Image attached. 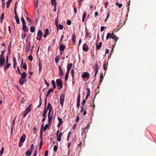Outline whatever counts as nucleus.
<instances>
[{
    "instance_id": "f257e3e1",
    "label": "nucleus",
    "mask_w": 156,
    "mask_h": 156,
    "mask_svg": "<svg viewBox=\"0 0 156 156\" xmlns=\"http://www.w3.org/2000/svg\"><path fill=\"white\" fill-rule=\"evenodd\" d=\"M56 83L57 86L58 87H59L60 88V89H62L63 87V83L62 80L60 79H58L56 80Z\"/></svg>"
},
{
    "instance_id": "f03ea898",
    "label": "nucleus",
    "mask_w": 156,
    "mask_h": 156,
    "mask_svg": "<svg viewBox=\"0 0 156 156\" xmlns=\"http://www.w3.org/2000/svg\"><path fill=\"white\" fill-rule=\"evenodd\" d=\"M65 94L64 93L61 94L60 95V102L62 107L63 106L64 104V101L65 100Z\"/></svg>"
},
{
    "instance_id": "7ed1b4c3",
    "label": "nucleus",
    "mask_w": 156,
    "mask_h": 156,
    "mask_svg": "<svg viewBox=\"0 0 156 156\" xmlns=\"http://www.w3.org/2000/svg\"><path fill=\"white\" fill-rule=\"evenodd\" d=\"M43 35V33L42 32V30H38V33H37V39L38 41H41L42 37Z\"/></svg>"
},
{
    "instance_id": "20e7f679",
    "label": "nucleus",
    "mask_w": 156,
    "mask_h": 156,
    "mask_svg": "<svg viewBox=\"0 0 156 156\" xmlns=\"http://www.w3.org/2000/svg\"><path fill=\"white\" fill-rule=\"evenodd\" d=\"M90 74L88 72H84L82 74L81 76L83 78L89 79Z\"/></svg>"
},
{
    "instance_id": "39448f33",
    "label": "nucleus",
    "mask_w": 156,
    "mask_h": 156,
    "mask_svg": "<svg viewBox=\"0 0 156 156\" xmlns=\"http://www.w3.org/2000/svg\"><path fill=\"white\" fill-rule=\"evenodd\" d=\"M115 33V30H113L112 31L110 37L114 39L115 41V42H116L118 39L117 37L114 34Z\"/></svg>"
},
{
    "instance_id": "423d86ee",
    "label": "nucleus",
    "mask_w": 156,
    "mask_h": 156,
    "mask_svg": "<svg viewBox=\"0 0 156 156\" xmlns=\"http://www.w3.org/2000/svg\"><path fill=\"white\" fill-rule=\"evenodd\" d=\"M53 114L52 112V115L51 116H48V123L49 125L50 126L52 122V119L53 118Z\"/></svg>"
},
{
    "instance_id": "0eeeda50",
    "label": "nucleus",
    "mask_w": 156,
    "mask_h": 156,
    "mask_svg": "<svg viewBox=\"0 0 156 156\" xmlns=\"http://www.w3.org/2000/svg\"><path fill=\"white\" fill-rule=\"evenodd\" d=\"M89 49L88 45L86 43H85L83 45V50L84 51H88Z\"/></svg>"
},
{
    "instance_id": "6e6552de",
    "label": "nucleus",
    "mask_w": 156,
    "mask_h": 156,
    "mask_svg": "<svg viewBox=\"0 0 156 156\" xmlns=\"http://www.w3.org/2000/svg\"><path fill=\"white\" fill-rule=\"evenodd\" d=\"M58 69H59V76H62L64 74V73L63 70L62 69L61 66H58Z\"/></svg>"
},
{
    "instance_id": "1a4fd4ad",
    "label": "nucleus",
    "mask_w": 156,
    "mask_h": 156,
    "mask_svg": "<svg viewBox=\"0 0 156 156\" xmlns=\"http://www.w3.org/2000/svg\"><path fill=\"white\" fill-rule=\"evenodd\" d=\"M26 136L25 134H23L22 136L21 137L20 140V142H22V143H23L25 140L26 139Z\"/></svg>"
},
{
    "instance_id": "9d476101",
    "label": "nucleus",
    "mask_w": 156,
    "mask_h": 156,
    "mask_svg": "<svg viewBox=\"0 0 156 156\" xmlns=\"http://www.w3.org/2000/svg\"><path fill=\"white\" fill-rule=\"evenodd\" d=\"M30 42H28L26 45V51L27 52H29L30 50Z\"/></svg>"
},
{
    "instance_id": "9b49d317",
    "label": "nucleus",
    "mask_w": 156,
    "mask_h": 156,
    "mask_svg": "<svg viewBox=\"0 0 156 156\" xmlns=\"http://www.w3.org/2000/svg\"><path fill=\"white\" fill-rule=\"evenodd\" d=\"M98 64L97 62L96 63L94 64V66L93 67V69L94 71L96 72V74H97L98 72Z\"/></svg>"
},
{
    "instance_id": "f8f14e48",
    "label": "nucleus",
    "mask_w": 156,
    "mask_h": 156,
    "mask_svg": "<svg viewBox=\"0 0 156 156\" xmlns=\"http://www.w3.org/2000/svg\"><path fill=\"white\" fill-rule=\"evenodd\" d=\"M80 95L79 94L78 96L77 100V107L78 108H79L80 106Z\"/></svg>"
},
{
    "instance_id": "ddd939ff",
    "label": "nucleus",
    "mask_w": 156,
    "mask_h": 156,
    "mask_svg": "<svg viewBox=\"0 0 156 156\" xmlns=\"http://www.w3.org/2000/svg\"><path fill=\"white\" fill-rule=\"evenodd\" d=\"M66 48V46L64 45L63 43L61 44V46L59 47V49L60 51H64Z\"/></svg>"
},
{
    "instance_id": "4468645a",
    "label": "nucleus",
    "mask_w": 156,
    "mask_h": 156,
    "mask_svg": "<svg viewBox=\"0 0 156 156\" xmlns=\"http://www.w3.org/2000/svg\"><path fill=\"white\" fill-rule=\"evenodd\" d=\"M42 63L41 60H39V62H38V66L39 67V71H40V73L41 70H42Z\"/></svg>"
},
{
    "instance_id": "2eb2a0df",
    "label": "nucleus",
    "mask_w": 156,
    "mask_h": 156,
    "mask_svg": "<svg viewBox=\"0 0 156 156\" xmlns=\"http://www.w3.org/2000/svg\"><path fill=\"white\" fill-rule=\"evenodd\" d=\"M63 134V133L62 132L60 133L59 135L58 136L57 139L58 142H60L61 140V136L62 134Z\"/></svg>"
},
{
    "instance_id": "dca6fc26",
    "label": "nucleus",
    "mask_w": 156,
    "mask_h": 156,
    "mask_svg": "<svg viewBox=\"0 0 156 156\" xmlns=\"http://www.w3.org/2000/svg\"><path fill=\"white\" fill-rule=\"evenodd\" d=\"M22 28L23 30H24V31L26 32L28 31V28H27L26 23H25V24L23 25Z\"/></svg>"
},
{
    "instance_id": "f3484780",
    "label": "nucleus",
    "mask_w": 156,
    "mask_h": 156,
    "mask_svg": "<svg viewBox=\"0 0 156 156\" xmlns=\"http://www.w3.org/2000/svg\"><path fill=\"white\" fill-rule=\"evenodd\" d=\"M6 65L5 66H4V71L5 72L6 69H8L9 68L10 65H11V63H6Z\"/></svg>"
},
{
    "instance_id": "a211bd4d",
    "label": "nucleus",
    "mask_w": 156,
    "mask_h": 156,
    "mask_svg": "<svg viewBox=\"0 0 156 156\" xmlns=\"http://www.w3.org/2000/svg\"><path fill=\"white\" fill-rule=\"evenodd\" d=\"M87 28H86V29L85 30V37L86 38H88L89 37H91V36H90V34L89 32H88L87 31Z\"/></svg>"
},
{
    "instance_id": "6ab92c4d",
    "label": "nucleus",
    "mask_w": 156,
    "mask_h": 156,
    "mask_svg": "<svg viewBox=\"0 0 156 156\" xmlns=\"http://www.w3.org/2000/svg\"><path fill=\"white\" fill-rule=\"evenodd\" d=\"M44 112L42 114V116L43 117H45V118H46V114L48 112V111H47L46 107L44 108Z\"/></svg>"
},
{
    "instance_id": "aec40b11",
    "label": "nucleus",
    "mask_w": 156,
    "mask_h": 156,
    "mask_svg": "<svg viewBox=\"0 0 156 156\" xmlns=\"http://www.w3.org/2000/svg\"><path fill=\"white\" fill-rule=\"evenodd\" d=\"M49 30L48 29H46L45 30V33L44 35V37H46L47 35L49 34Z\"/></svg>"
},
{
    "instance_id": "412c9836",
    "label": "nucleus",
    "mask_w": 156,
    "mask_h": 156,
    "mask_svg": "<svg viewBox=\"0 0 156 156\" xmlns=\"http://www.w3.org/2000/svg\"><path fill=\"white\" fill-rule=\"evenodd\" d=\"M102 43L101 42H100L99 43V44H96V48L97 49H100L101 48L102 46Z\"/></svg>"
},
{
    "instance_id": "4be33fe9",
    "label": "nucleus",
    "mask_w": 156,
    "mask_h": 156,
    "mask_svg": "<svg viewBox=\"0 0 156 156\" xmlns=\"http://www.w3.org/2000/svg\"><path fill=\"white\" fill-rule=\"evenodd\" d=\"M32 153V151H31L30 149H29L26 152V154L28 156H31Z\"/></svg>"
},
{
    "instance_id": "5701e85b",
    "label": "nucleus",
    "mask_w": 156,
    "mask_h": 156,
    "mask_svg": "<svg viewBox=\"0 0 156 156\" xmlns=\"http://www.w3.org/2000/svg\"><path fill=\"white\" fill-rule=\"evenodd\" d=\"M72 41L73 43L74 44H75L76 43V35L75 34H74L73 35L72 37Z\"/></svg>"
},
{
    "instance_id": "b1692460",
    "label": "nucleus",
    "mask_w": 156,
    "mask_h": 156,
    "mask_svg": "<svg viewBox=\"0 0 156 156\" xmlns=\"http://www.w3.org/2000/svg\"><path fill=\"white\" fill-rule=\"evenodd\" d=\"M54 91V90L53 89H49L47 91V94L46 95V96L47 97H48V95H49V94H50V93H51V92H52Z\"/></svg>"
},
{
    "instance_id": "393cba45",
    "label": "nucleus",
    "mask_w": 156,
    "mask_h": 156,
    "mask_svg": "<svg viewBox=\"0 0 156 156\" xmlns=\"http://www.w3.org/2000/svg\"><path fill=\"white\" fill-rule=\"evenodd\" d=\"M5 62V59L4 57L2 58H0V63H2L3 64H4Z\"/></svg>"
},
{
    "instance_id": "a878e982",
    "label": "nucleus",
    "mask_w": 156,
    "mask_h": 156,
    "mask_svg": "<svg viewBox=\"0 0 156 156\" xmlns=\"http://www.w3.org/2000/svg\"><path fill=\"white\" fill-rule=\"evenodd\" d=\"M21 78L25 79L27 76V73L26 72H24V73H21Z\"/></svg>"
},
{
    "instance_id": "bb28decb",
    "label": "nucleus",
    "mask_w": 156,
    "mask_h": 156,
    "mask_svg": "<svg viewBox=\"0 0 156 156\" xmlns=\"http://www.w3.org/2000/svg\"><path fill=\"white\" fill-rule=\"evenodd\" d=\"M50 126H49V124H46L45 125V126L43 128V131H45L46 130H47V128H48V127H50Z\"/></svg>"
},
{
    "instance_id": "cd10ccee",
    "label": "nucleus",
    "mask_w": 156,
    "mask_h": 156,
    "mask_svg": "<svg viewBox=\"0 0 156 156\" xmlns=\"http://www.w3.org/2000/svg\"><path fill=\"white\" fill-rule=\"evenodd\" d=\"M51 83L53 89H55V88H56L55 81L54 80H52L51 81Z\"/></svg>"
},
{
    "instance_id": "c85d7f7f",
    "label": "nucleus",
    "mask_w": 156,
    "mask_h": 156,
    "mask_svg": "<svg viewBox=\"0 0 156 156\" xmlns=\"http://www.w3.org/2000/svg\"><path fill=\"white\" fill-rule=\"evenodd\" d=\"M87 16V13L86 12H84L83 14L82 19V21L84 22V20L86 17Z\"/></svg>"
},
{
    "instance_id": "c756f323",
    "label": "nucleus",
    "mask_w": 156,
    "mask_h": 156,
    "mask_svg": "<svg viewBox=\"0 0 156 156\" xmlns=\"http://www.w3.org/2000/svg\"><path fill=\"white\" fill-rule=\"evenodd\" d=\"M31 104H30V105H29L28 107H27L26 109L27 111V112H28V113L31 110Z\"/></svg>"
},
{
    "instance_id": "7c9ffc66",
    "label": "nucleus",
    "mask_w": 156,
    "mask_h": 156,
    "mask_svg": "<svg viewBox=\"0 0 156 156\" xmlns=\"http://www.w3.org/2000/svg\"><path fill=\"white\" fill-rule=\"evenodd\" d=\"M12 0H8L6 3L7 8H9L10 3L12 2Z\"/></svg>"
},
{
    "instance_id": "2f4dec72",
    "label": "nucleus",
    "mask_w": 156,
    "mask_h": 156,
    "mask_svg": "<svg viewBox=\"0 0 156 156\" xmlns=\"http://www.w3.org/2000/svg\"><path fill=\"white\" fill-rule=\"evenodd\" d=\"M15 20L17 24L20 23V19L17 16H15Z\"/></svg>"
},
{
    "instance_id": "473e14b6",
    "label": "nucleus",
    "mask_w": 156,
    "mask_h": 156,
    "mask_svg": "<svg viewBox=\"0 0 156 156\" xmlns=\"http://www.w3.org/2000/svg\"><path fill=\"white\" fill-rule=\"evenodd\" d=\"M4 18V13H2L0 18L1 23L2 22V20Z\"/></svg>"
},
{
    "instance_id": "72a5a7b5",
    "label": "nucleus",
    "mask_w": 156,
    "mask_h": 156,
    "mask_svg": "<svg viewBox=\"0 0 156 156\" xmlns=\"http://www.w3.org/2000/svg\"><path fill=\"white\" fill-rule=\"evenodd\" d=\"M51 108H52L51 107V103H48V106L46 108L47 110L48 111V110L50 109Z\"/></svg>"
},
{
    "instance_id": "f704fd0d",
    "label": "nucleus",
    "mask_w": 156,
    "mask_h": 156,
    "mask_svg": "<svg viewBox=\"0 0 156 156\" xmlns=\"http://www.w3.org/2000/svg\"><path fill=\"white\" fill-rule=\"evenodd\" d=\"M59 56L57 55L55 58V61L56 63H58L59 62Z\"/></svg>"
},
{
    "instance_id": "c9c22d12",
    "label": "nucleus",
    "mask_w": 156,
    "mask_h": 156,
    "mask_svg": "<svg viewBox=\"0 0 156 156\" xmlns=\"http://www.w3.org/2000/svg\"><path fill=\"white\" fill-rule=\"evenodd\" d=\"M30 30L32 33H33L35 31V28L33 26H31L30 28Z\"/></svg>"
},
{
    "instance_id": "e433bc0d",
    "label": "nucleus",
    "mask_w": 156,
    "mask_h": 156,
    "mask_svg": "<svg viewBox=\"0 0 156 156\" xmlns=\"http://www.w3.org/2000/svg\"><path fill=\"white\" fill-rule=\"evenodd\" d=\"M19 83L20 85H23L24 83V82L23 80V79H20L19 80Z\"/></svg>"
},
{
    "instance_id": "4c0bfd02",
    "label": "nucleus",
    "mask_w": 156,
    "mask_h": 156,
    "mask_svg": "<svg viewBox=\"0 0 156 156\" xmlns=\"http://www.w3.org/2000/svg\"><path fill=\"white\" fill-rule=\"evenodd\" d=\"M72 66V63H71L69 65H68L67 66V69H68L69 70L71 69V68Z\"/></svg>"
},
{
    "instance_id": "58836bf2",
    "label": "nucleus",
    "mask_w": 156,
    "mask_h": 156,
    "mask_svg": "<svg viewBox=\"0 0 156 156\" xmlns=\"http://www.w3.org/2000/svg\"><path fill=\"white\" fill-rule=\"evenodd\" d=\"M64 38V35H62L61 38H60V40L59 42V44H62V42L63 40V38Z\"/></svg>"
},
{
    "instance_id": "ea45409f",
    "label": "nucleus",
    "mask_w": 156,
    "mask_h": 156,
    "mask_svg": "<svg viewBox=\"0 0 156 156\" xmlns=\"http://www.w3.org/2000/svg\"><path fill=\"white\" fill-rule=\"evenodd\" d=\"M100 83H101V82H102V80L103 78V73H101V74H100Z\"/></svg>"
},
{
    "instance_id": "a19ab883",
    "label": "nucleus",
    "mask_w": 156,
    "mask_h": 156,
    "mask_svg": "<svg viewBox=\"0 0 156 156\" xmlns=\"http://www.w3.org/2000/svg\"><path fill=\"white\" fill-rule=\"evenodd\" d=\"M58 17H57V19L55 20V23L58 28Z\"/></svg>"
},
{
    "instance_id": "79ce46f5",
    "label": "nucleus",
    "mask_w": 156,
    "mask_h": 156,
    "mask_svg": "<svg viewBox=\"0 0 156 156\" xmlns=\"http://www.w3.org/2000/svg\"><path fill=\"white\" fill-rule=\"evenodd\" d=\"M103 69L105 71L107 69V66H106L105 63L103 65Z\"/></svg>"
},
{
    "instance_id": "37998d69",
    "label": "nucleus",
    "mask_w": 156,
    "mask_h": 156,
    "mask_svg": "<svg viewBox=\"0 0 156 156\" xmlns=\"http://www.w3.org/2000/svg\"><path fill=\"white\" fill-rule=\"evenodd\" d=\"M22 67L23 68H24V69H25V70H27V66L26 65V64L25 63L23 64V65L22 66Z\"/></svg>"
},
{
    "instance_id": "c03bdc74",
    "label": "nucleus",
    "mask_w": 156,
    "mask_h": 156,
    "mask_svg": "<svg viewBox=\"0 0 156 156\" xmlns=\"http://www.w3.org/2000/svg\"><path fill=\"white\" fill-rule=\"evenodd\" d=\"M21 20L22 22L23 23V24H25L26 22H25V21L24 18L23 17V16H22V17H21Z\"/></svg>"
},
{
    "instance_id": "a18cd8bd",
    "label": "nucleus",
    "mask_w": 156,
    "mask_h": 156,
    "mask_svg": "<svg viewBox=\"0 0 156 156\" xmlns=\"http://www.w3.org/2000/svg\"><path fill=\"white\" fill-rule=\"evenodd\" d=\"M111 36V34L110 33H107V36L106 37V38L107 40H108L109 37H110Z\"/></svg>"
},
{
    "instance_id": "49530a36",
    "label": "nucleus",
    "mask_w": 156,
    "mask_h": 156,
    "mask_svg": "<svg viewBox=\"0 0 156 156\" xmlns=\"http://www.w3.org/2000/svg\"><path fill=\"white\" fill-rule=\"evenodd\" d=\"M58 120L59 122H60V124L61 125V124H62V119H61V118H60L58 117Z\"/></svg>"
},
{
    "instance_id": "de8ad7c7",
    "label": "nucleus",
    "mask_w": 156,
    "mask_h": 156,
    "mask_svg": "<svg viewBox=\"0 0 156 156\" xmlns=\"http://www.w3.org/2000/svg\"><path fill=\"white\" fill-rule=\"evenodd\" d=\"M28 59H29V60H30V61H32L33 58L32 57V55H29L28 56Z\"/></svg>"
},
{
    "instance_id": "09e8293b",
    "label": "nucleus",
    "mask_w": 156,
    "mask_h": 156,
    "mask_svg": "<svg viewBox=\"0 0 156 156\" xmlns=\"http://www.w3.org/2000/svg\"><path fill=\"white\" fill-rule=\"evenodd\" d=\"M86 90H87V94L88 97H89V96L90 95V90L89 88H87V89H86Z\"/></svg>"
},
{
    "instance_id": "8fccbe9b",
    "label": "nucleus",
    "mask_w": 156,
    "mask_h": 156,
    "mask_svg": "<svg viewBox=\"0 0 156 156\" xmlns=\"http://www.w3.org/2000/svg\"><path fill=\"white\" fill-rule=\"evenodd\" d=\"M56 5H57V3H55L53 5L54 6V7L53 9V11L54 12H55L56 10Z\"/></svg>"
},
{
    "instance_id": "3c124183",
    "label": "nucleus",
    "mask_w": 156,
    "mask_h": 156,
    "mask_svg": "<svg viewBox=\"0 0 156 156\" xmlns=\"http://www.w3.org/2000/svg\"><path fill=\"white\" fill-rule=\"evenodd\" d=\"M106 27L104 26H101V31H103V30H104L105 29H106Z\"/></svg>"
},
{
    "instance_id": "603ef678",
    "label": "nucleus",
    "mask_w": 156,
    "mask_h": 156,
    "mask_svg": "<svg viewBox=\"0 0 156 156\" xmlns=\"http://www.w3.org/2000/svg\"><path fill=\"white\" fill-rule=\"evenodd\" d=\"M58 146L56 145H55L54 146L53 148V150L54 151H57L58 150Z\"/></svg>"
},
{
    "instance_id": "864d4df0",
    "label": "nucleus",
    "mask_w": 156,
    "mask_h": 156,
    "mask_svg": "<svg viewBox=\"0 0 156 156\" xmlns=\"http://www.w3.org/2000/svg\"><path fill=\"white\" fill-rule=\"evenodd\" d=\"M116 5H118V7L119 8H121L122 7V4H119V3L118 2L116 3Z\"/></svg>"
},
{
    "instance_id": "5fc2aeb1",
    "label": "nucleus",
    "mask_w": 156,
    "mask_h": 156,
    "mask_svg": "<svg viewBox=\"0 0 156 156\" xmlns=\"http://www.w3.org/2000/svg\"><path fill=\"white\" fill-rule=\"evenodd\" d=\"M28 113V112H27L26 110H25V112H24L23 117L25 118L26 117L27 114Z\"/></svg>"
},
{
    "instance_id": "6e6d98bb",
    "label": "nucleus",
    "mask_w": 156,
    "mask_h": 156,
    "mask_svg": "<svg viewBox=\"0 0 156 156\" xmlns=\"http://www.w3.org/2000/svg\"><path fill=\"white\" fill-rule=\"evenodd\" d=\"M38 4V0L36 1V2L34 3L35 6L37 7Z\"/></svg>"
},
{
    "instance_id": "4d7b16f0",
    "label": "nucleus",
    "mask_w": 156,
    "mask_h": 156,
    "mask_svg": "<svg viewBox=\"0 0 156 156\" xmlns=\"http://www.w3.org/2000/svg\"><path fill=\"white\" fill-rule=\"evenodd\" d=\"M34 149V146L33 144H31L30 148V150L31 151V152H32L33 150Z\"/></svg>"
},
{
    "instance_id": "13d9d810",
    "label": "nucleus",
    "mask_w": 156,
    "mask_h": 156,
    "mask_svg": "<svg viewBox=\"0 0 156 156\" xmlns=\"http://www.w3.org/2000/svg\"><path fill=\"white\" fill-rule=\"evenodd\" d=\"M71 73L72 77L73 78L74 76V70H73V69H72L71 71Z\"/></svg>"
},
{
    "instance_id": "bf43d9fd",
    "label": "nucleus",
    "mask_w": 156,
    "mask_h": 156,
    "mask_svg": "<svg viewBox=\"0 0 156 156\" xmlns=\"http://www.w3.org/2000/svg\"><path fill=\"white\" fill-rule=\"evenodd\" d=\"M52 110V108H51L50 109H49V111L48 114V116H51V111Z\"/></svg>"
},
{
    "instance_id": "052dcab7",
    "label": "nucleus",
    "mask_w": 156,
    "mask_h": 156,
    "mask_svg": "<svg viewBox=\"0 0 156 156\" xmlns=\"http://www.w3.org/2000/svg\"><path fill=\"white\" fill-rule=\"evenodd\" d=\"M59 28L60 30H62L63 28V26L61 24H59L58 26V28Z\"/></svg>"
},
{
    "instance_id": "680f3d73",
    "label": "nucleus",
    "mask_w": 156,
    "mask_h": 156,
    "mask_svg": "<svg viewBox=\"0 0 156 156\" xmlns=\"http://www.w3.org/2000/svg\"><path fill=\"white\" fill-rule=\"evenodd\" d=\"M11 42H10V43L9 44V45L8 46V50L9 52L10 53V49H11Z\"/></svg>"
},
{
    "instance_id": "e2e57ef3",
    "label": "nucleus",
    "mask_w": 156,
    "mask_h": 156,
    "mask_svg": "<svg viewBox=\"0 0 156 156\" xmlns=\"http://www.w3.org/2000/svg\"><path fill=\"white\" fill-rule=\"evenodd\" d=\"M42 145H43V141H41L40 143V145H39L40 150L41 149L42 147Z\"/></svg>"
},
{
    "instance_id": "0e129e2a",
    "label": "nucleus",
    "mask_w": 156,
    "mask_h": 156,
    "mask_svg": "<svg viewBox=\"0 0 156 156\" xmlns=\"http://www.w3.org/2000/svg\"><path fill=\"white\" fill-rule=\"evenodd\" d=\"M90 127V125H89V124H88V125H87V126L86 127V128H84V132H86V129H88L89 127Z\"/></svg>"
},
{
    "instance_id": "69168bd1",
    "label": "nucleus",
    "mask_w": 156,
    "mask_h": 156,
    "mask_svg": "<svg viewBox=\"0 0 156 156\" xmlns=\"http://www.w3.org/2000/svg\"><path fill=\"white\" fill-rule=\"evenodd\" d=\"M95 91L97 94L99 92V87H98L96 89Z\"/></svg>"
},
{
    "instance_id": "338daca9",
    "label": "nucleus",
    "mask_w": 156,
    "mask_h": 156,
    "mask_svg": "<svg viewBox=\"0 0 156 156\" xmlns=\"http://www.w3.org/2000/svg\"><path fill=\"white\" fill-rule=\"evenodd\" d=\"M68 77H69V75H68V74H67V73H66V75H65V81H67V80L68 79Z\"/></svg>"
},
{
    "instance_id": "774afa93",
    "label": "nucleus",
    "mask_w": 156,
    "mask_h": 156,
    "mask_svg": "<svg viewBox=\"0 0 156 156\" xmlns=\"http://www.w3.org/2000/svg\"><path fill=\"white\" fill-rule=\"evenodd\" d=\"M71 24V21L70 20H68L67 21V24L69 25H70Z\"/></svg>"
}]
</instances>
